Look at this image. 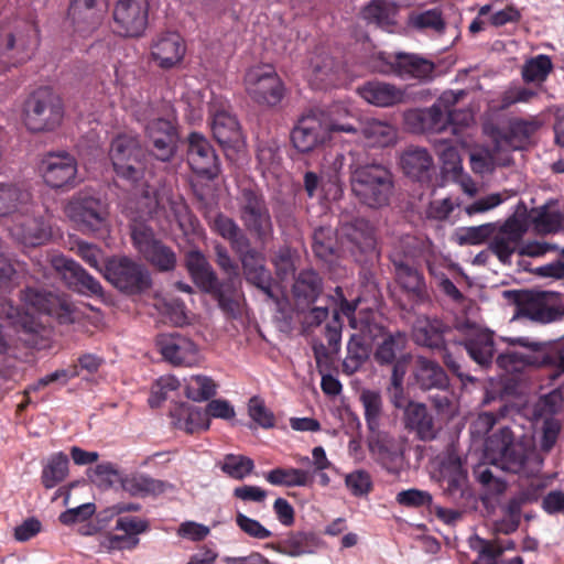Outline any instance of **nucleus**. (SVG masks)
Wrapping results in <instances>:
<instances>
[{
    "mask_svg": "<svg viewBox=\"0 0 564 564\" xmlns=\"http://www.w3.org/2000/svg\"><path fill=\"white\" fill-rule=\"evenodd\" d=\"M186 54V43L176 32L156 35L150 45V59L161 69L180 66Z\"/></svg>",
    "mask_w": 564,
    "mask_h": 564,
    "instance_id": "13",
    "label": "nucleus"
},
{
    "mask_svg": "<svg viewBox=\"0 0 564 564\" xmlns=\"http://www.w3.org/2000/svg\"><path fill=\"white\" fill-rule=\"evenodd\" d=\"M358 91L362 99L377 107H391L405 99V93L402 89L383 82H369Z\"/></svg>",
    "mask_w": 564,
    "mask_h": 564,
    "instance_id": "30",
    "label": "nucleus"
},
{
    "mask_svg": "<svg viewBox=\"0 0 564 564\" xmlns=\"http://www.w3.org/2000/svg\"><path fill=\"white\" fill-rule=\"evenodd\" d=\"M465 348L470 358L479 366H489L495 354L492 334L486 330L476 333L465 343Z\"/></svg>",
    "mask_w": 564,
    "mask_h": 564,
    "instance_id": "41",
    "label": "nucleus"
},
{
    "mask_svg": "<svg viewBox=\"0 0 564 564\" xmlns=\"http://www.w3.org/2000/svg\"><path fill=\"white\" fill-rule=\"evenodd\" d=\"M109 155L119 176L131 181L142 176L144 153L135 137L118 135L111 143Z\"/></svg>",
    "mask_w": 564,
    "mask_h": 564,
    "instance_id": "7",
    "label": "nucleus"
},
{
    "mask_svg": "<svg viewBox=\"0 0 564 564\" xmlns=\"http://www.w3.org/2000/svg\"><path fill=\"white\" fill-rule=\"evenodd\" d=\"M31 193L13 183L0 184V217L12 215L14 219L19 215L31 210Z\"/></svg>",
    "mask_w": 564,
    "mask_h": 564,
    "instance_id": "28",
    "label": "nucleus"
},
{
    "mask_svg": "<svg viewBox=\"0 0 564 564\" xmlns=\"http://www.w3.org/2000/svg\"><path fill=\"white\" fill-rule=\"evenodd\" d=\"M310 79L318 88L340 85L345 79L341 63L336 62L327 52H315L310 57Z\"/></svg>",
    "mask_w": 564,
    "mask_h": 564,
    "instance_id": "19",
    "label": "nucleus"
},
{
    "mask_svg": "<svg viewBox=\"0 0 564 564\" xmlns=\"http://www.w3.org/2000/svg\"><path fill=\"white\" fill-rule=\"evenodd\" d=\"M397 281L415 303L430 302V295L422 274L414 268L395 262Z\"/></svg>",
    "mask_w": 564,
    "mask_h": 564,
    "instance_id": "34",
    "label": "nucleus"
},
{
    "mask_svg": "<svg viewBox=\"0 0 564 564\" xmlns=\"http://www.w3.org/2000/svg\"><path fill=\"white\" fill-rule=\"evenodd\" d=\"M485 455L500 469L525 477L533 476L542 465V459H530L527 446L514 438L509 427L500 429L488 438Z\"/></svg>",
    "mask_w": 564,
    "mask_h": 564,
    "instance_id": "2",
    "label": "nucleus"
},
{
    "mask_svg": "<svg viewBox=\"0 0 564 564\" xmlns=\"http://www.w3.org/2000/svg\"><path fill=\"white\" fill-rule=\"evenodd\" d=\"M351 189L362 204L371 208L386 206L393 191L392 175L380 164L358 166L351 174Z\"/></svg>",
    "mask_w": 564,
    "mask_h": 564,
    "instance_id": "3",
    "label": "nucleus"
},
{
    "mask_svg": "<svg viewBox=\"0 0 564 564\" xmlns=\"http://www.w3.org/2000/svg\"><path fill=\"white\" fill-rule=\"evenodd\" d=\"M187 161L192 170L208 177L218 174V158L205 137L192 133L188 137Z\"/></svg>",
    "mask_w": 564,
    "mask_h": 564,
    "instance_id": "22",
    "label": "nucleus"
},
{
    "mask_svg": "<svg viewBox=\"0 0 564 564\" xmlns=\"http://www.w3.org/2000/svg\"><path fill=\"white\" fill-rule=\"evenodd\" d=\"M131 238L135 249L144 257L159 242L152 229L142 223H135L131 227Z\"/></svg>",
    "mask_w": 564,
    "mask_h": 564,
    "instance_id": "60",
    "label": "nucleus"
},
{
    "mask_svg": "<svg viewBox=\"0 0 564 564\" xmlns=\"http://www.w3.org/2000/svg\"><path fill=\"white\" fill-rule=\"evenodd\" d=\"M529 218L538 234L555 232L564 225V216L546 205L532 209Z\"/></svg>",
    "mask_w": 564,
    "mask_h": 564,
    "instance_id": "48",
    "label": "nucleus"
},
{
    "mask_svg": "<svg viewBox=\"0 0 564 564\" xmlns=\"http://www.w3.org/2000/svg\"><path fill=\"white\" fill-rule=\"evenodd\" d=\"M39 42V31L35 24L24 23L14 31L7 33L1 42L10 58L14 63L24 62L30 57Z\"/></svg>",
    "mask_w": 564,
    "mask_h": 564,
    "instance_id": "23",
    "label": "nucleus"
},
{
    "mask_svg": "<svg viewBox=\"0 0 564 564\" xmlns=\"http://www.w3.org/2000/svg\"><path fill=\"white\" fill-rule=\"evenodd\" d=\"M347 117H350L349 110L344 106H334L328 113H325V128L328 132V138H332L333 132L357 133L358 127L348 122Z\"/></svg>",
    "mask_w": 564,
    "mask_h": 564,
    "instance_id": "55",
    "label": "nucleus"
},
{
    "mask_svg": "<svg viewBox=\"0 0 564 564\" xmlns=\"http://www.w3.org/2000/svg\"><path fill=\"white\" fill-rule=\"evenodd\" d=\"M148 0H117L113 8L115 30L122 36H140L148 25Z\"/></svg>",
    "mask_w": 564,
    "mask_h": 564,
    "instance_id": "10",
    "label": "nucleus"
},
{
    "mask_svg": "<svg viewBox=\"0 0 564 564\" xmlns=\"http://www.w3.org/2000/svg\"><path fill=\"white\" fill-rule=\"evenodd\" d=\"M405 425L417 433L423 441L433 440L435 430L432 416L422 403H409L404 411Z\"/></svg>",
    "mask_w": 564,
    "mask_h": 564,
    "instance_id": "36",
    "label": "nucleus"
},
{
    "mask_svg": "<svg viewBox=\"0 0 564 564\" xmlns=\"http://www.w3.org/2000/svg\"><path fill=\"white\" fill-rule=\"evenodd\" d=\"M63 117L62 100L51 89L36 90L25 102L23 121L32 132L53 131L59 127Z\"/></svg>",
    "mask_w": 564,
    "mask_h": 564,
    "instance_id": "4",
    "label": "nucleus"
},
{
    "mask_svg": "<svg viewBox=\"0 0 564 564\" xmlns=\"http://www.w3.org/2000/svg\"><path fill=\"white\" fill-rule=\"evenodd\" d=\"M246 280L273 299L271 273L265 269L262 257L256 251H248L241 257Z\"/></svg>",
    "mask_w": 564,
    "mask_h": 564,
    "instance_id": "31",
    "label": "nucleus"
},
{
    "mask_svg": "<svg viewBox=\"0 0 564 564\" xmlns=\"http://www.w3.org/2000/svg\"><path fill=\"white\" fill-rule=\"evenodd\" d=\"M375 70L383 74H394L402 78H430L434 72V64L415 54H388L378 52L372 57Z\"/></svg>",
    "mask_w": 564,
    "mask_h": 564,
    "instance_id": "6",
    "label": "nucleus"
},
{
    "mask_svg": "<svg viewBox=\"0 0 564 564\" xmlns=\"http://www.w3.org/2000/svg\"><path fill=\"white\" fill-rule=\"evenodd\" d=\"M66 215L84 232L99 230L107 218L106 206L88 193H78L66 206Z\"/></svg>",
    "mask_w": 564,
    "mask_h": 564,
    "instance_id": "8",
    "label": "nucleus"
},
{
    "mask_svg": "<svg viewBox=\"0 0 564 564\" xmlns=\"http://www.w3.org/2000/svg\"><path fill=\"white\" fill-rule=\"evenodd\" d=\"M358 132L369 147H389L397 141V129L389 122L375 118L360 121Z\"/></svg>",
    "mask_w": 564,
    "mask_h": 564,
    "instance_id": "33",
    "label": "nucleus"
},
{
    "mask_svg": "<svg viewBox=\"0 0 564 564\" xmlns=\"http://www.w3.org/2000/svg\"><path fill=\"white\" fill-rule=\"evenodd\" d=\"M552 61L546 55H538L529 59L522 68V76L524 82L534 83L543 82L552 70Z\"/></svg>",
    "mask_w": 564,
    "mask_h": 564,
    "instance_id": "57",
    "label": "nucleus"
},
{
    "mask_svg": "<svg viewBox=\"0 0 564 564\" xmlns=\"http://www.w3.org/2000/svg\"><path fill=\"white\" fill-rule=\"evenodd\" d=\"M220 468L229 477L242 480L253 471L254 464L247 456L228 454L224 457Z\"/></svg>",
    "mask_w": 564,
    "mask_h": 564,
    "instance_id": "56",
    "label": "nucleus"
},
{
    "mask_svg": "<svg viewBox=\"0 0 564 564\" xmlns=\"http://www.w3.org/2000/svg\"><path fill=\"white\" fill-rule=\"evenodd\" d=\"M369 442V449L377 457V459L387 468L402 456V448L397 442L387 434L376 433Z\"/></svg>",
    "mask_w": 564,
    "mask_h": 564,
    "instance_id": "45",
    "label": "nucleus"
},
{
    "mask_svg": "<svg viewBox=\"0 0 564 564\" xmlns=\"http://www.w3.org/2000/svg\"><path fill=\"white\" fill-rule=\"evenodd\" d=\"M416 382L423 389L444 388L447 384V376L434 361L419 357L415 368Z\"/></svg>",
    "mask_w": 564,
    "mask_h": 564,
    "instance_id": "43",
    "label": "nucleus"
},
{
    "mask_svg": "<svg viewBox=\"0 0 564 564\" xmlns=\"http://www.w3.org/2000/svg\"><path fill=\"white\" fill-rule=\"evenodd\" d=\"M51 265L62 276L69 288L80 292L99 294L101 285L97 280L89 275L77 262L64 257L54 254L51 258Z\"/></svg>",
    "mask_w": 564,
    "mask_h": 564,
    "instance_id": "17",
    "label": "nucleus"
},
{
    "mask_svg": "<svg viewBox=\"0 0 564 564\" xmlns=\"http://www.w3.org/2000/svg\"><path fill=\"white\" fill-rule=\"evenodd\" d=\"M144 259L161 271L172 270L176 263L175 253L161 241L144 256Z\"/></svg>",
    "mask_w": 564,
    "mask_h": 564,
    "instance_id": "64",
    "label": "nucleus"
},
{
    "mask_svg": "<svg viewBox=\"0 0 564 564\" xmlns=\"http://www.w3.org/2000/svg\"><path fill=\"white\" fill-rule=\"evenodd\" d=\"M443 323L437 318L420 316L413 326L414 340L423 346H437L441 341Z\"/></svg>",
    "mask_w": 564,
    "mask_h": 564,
    "instance_id": "46",
    "label": "nucleus"
},
{
    "mask_svg": "<svg viewBox=\"0 0 564 564\" xmlns=\"http://www.w3.org/2000/svg\"><path fill=\"white\" fill-rule=\"evenodd\" d=\"M362 19L382 29L397 24L398 7L390 0H372L361 10Z\"/></svg>",
    "mask_w": 564,
    "mask_h": 564,
    "instance_id": "35",
    "label": "nucleus"
},
{
    "mask_svg": "<svg viewBox=\"0 0 564 564\" xmlns=\"http://www.w3.org/2000/svg\"><path fill=\"white\" fill-rule=\"evenodd\" d=\"M525 231L524 223L516 217H511L495 234L489 248L502 263H508L511 256L516 251L519 252L520 242Z\"/></svg>",
    "mask_w": 564,
    "mask_h": 564,
    "instance_id": "18",
    "label": "nucleus"
},
{
    "mask_svg": "<svg viewBox=\"0 0 564 564\" xmlns=\"http://www.w3.org/2000/svg\"><path fill=\"white\" fill-rule=\"evenodd\" d=\"M145 130L153 145V155L158 160L169 161L176 149V132L172 121L156 118L147 124Z\"/></svg>",
    "mask_w": 564,
    "mask_h": 564,
    "instance_id": "25",
    "label": "nucleus"
},
{
    "mask_svg": "<svg viewBox=\"0 0 564 564\" xmlns=\"http://www.w3.org/2000/svg\"><path fill=\"white\" fill-rule=\"evenodd\" d=\"M160 351L165 360L177 367H198L204 359L198 346L181 335L163 337Z\"/></svg>",
    "mask_w": 564,
    "mask_h": 564,
    "instance_id": "16",
    "label": "nucleus"
},
{
    "mask_svg": "<svg viewBox=\"0 0 564 564\" xmlns=\"http://www.w3.org/2000/svg\"><path fill=\"white\" fill-rule=\"evenodd\" d=\"M216 383L205 375H193L184 380L185 395L195 401L202 402L216 393Z\"/></svg>",
    "mask_w": 564,
    "mask_h": 564,
    "instance_id": "51",
    "label": "nucleus"
},
{
    "mask_svg": "<svg viewBox=\"0 0 564 564\" xmlns=\"http://www.w3.org/2000/svg\"><path fill=\"white\" fill-rule=\"evenodd\" d=\"M243 197L242 220L245 225L258 237H268L272 231V223L263 202L252 192H245Z\"/></svg>",
    "mask_w": 564,
    "mask_h": 564,
    "instance_id": "27",
    "label": "nucleus"
},
{
    "mask_svg": "<svg viewBox=\"0 0 564 564\" xmlns=\"http://www.w3.org/2000/svg\"><path fill=\"white\" fill-rule=\"evenodd\" d=\"M345 485L355 497H366L372 490V479L364 469L354 470L345 476Z\"/></svg>",
    "mask_w": 564,
    "mask_h": 564,
    "instance_id": "62",
    "label": "nucleus"
},
{
    "mask_svg": "<svg viewBox=\"0 0 564 564\" xmlns=\"http://www.w3.org/2000/svg\"><path fill=\"white\" fill-rule=\"evenodd\" d=\"M400 163L405 174L419 178L433 166V158L426 149L411 147L402 153Z\"/></svg>",
    "mask_w": 564,
    "mask_h": 564,
    "instance_id": "42",
    "label": "nucleus"
},
{
    "mask_svg": "<svg viewBox=\"0 0 564 564\" xmlns=\"http://www.w3.org/2000/svg\"><path fill=\"white\" fill-rule=\"evenodd\" d=\"M358 329L369 339L382 337L375 351V359L381 365L392 364L397 355L405 348L408 341L404 333H386L382 326L370 322L368 318L360 322Z\"/></svg>",
    "mask_w": 564,
    "mask_h": 564,
    "instance_id": "14",
    "label": "nucleus"
},
{
    "mask_svg": "<svg viewBox=\"0 0 564 564\" xmlns=\"http://www.w3.org/2000/svg\"><path fill=\"white\" fill-rule=\"evenodd\" d=\"M522 313L533 322L549 324L564 317V303L556 293L540 292L524 303Z\"/></svg>",
    "mask_w": 564,
    "mask_h": 564,
    "instance_id": "20",
    "label": "nucleus"
},
{
    "mask_svg": "<svg viewBox=\"0 0 564 564\" xmlns=\"http://www.w3.org/2000/svg\"><path fill=\"white\" fill-rule=\"evenodd\" d=\"M240 278H228V280L221 284H215L210 291L215 294L219 306L227 313L235 315L239 312L240 304L243 300V295L240 290Z\"/></svg>",
    "mask_w": 564,
    "mask_h": 564,
    "instance_id": "40",
    "label": "nucleus"
},
{
    "mask_svg": "<svg viewBox=\"0 0 564 564\" xmlns=\"http://www.w3.org/2000/svg\"><path fill=\"white\" fill-rule=\"evenodd\" d=\"M470 547L478 552L479 556L473 564H522L519 556L499 558L501 551L494 544L478 536L469 539Z\"/></svg>",
    "mask_w": 564,
    "mask_h": 564,
    "instance_id": "49",
    "label": "nucleus"
},
{
    "mask_svg": "<svg viewBox=\"0 0 564 564\" xmlns=\"http://www.w3.org/2000/svg\"><path fill=\"white\" fill-rule=\"evenodd\" d=\"M106 11V0H73L67 19L73 32L86 37L100 26Z\"/></svg>",
    "mask_w": 564,
    "mask_h": 564,
    "instance_id": "11",
    "label": "nucleus"
},
{
    "mask_svg": "<svg viewBox=\"0 0 564 564\" xmlns=\"http://www.w3.org/2000/svg\"><path fill=\"white\" fill-rule=\"evenodd\" d=\"M247 94L258 104L274 106L283 97V84L271 64L249 67L243 78Z\"/></svg>",
    "mask_w": 564,
    "mask_h": 564,
    "instance_id": "5",
    "label": "nucleus"
},
{
    "mask_svg": "<svg viewBox=\"0 0 564 564\" xmlns=\"http://www.w3.org/2000/svg\"><path fill=\"white\" fill-rule=\"evenodd\" d=\"M17 285L15 271L11 263H0V306L3 315L14 327L28 334L39 333L44 327L43 315L55 317L59 323L75 322L80 312L65 295L42 292L33 288L23 291L21 301L24 313L6 300V294Z\"/></svg>",
    "mask_w": 564,
    "mask_h": 564,
    "instance_id": "1",
    "label": "nucleus"
},
{
    "mask_svg": "<svg viewBox=\"0 0 564 564\" xmlns=\"http://www.w3.org/2000/svg\"><path fill=\"white\" fill-rule=\"evenodd\" d=\"M531 364L532 357L518 350H508L497 358V366L506 373L520 372Z\"/></svg>",
    "mask_w": 564,
    "mask_h": 564,
    "instance_id": "61",
    "label": "nucleus"
},
{
    "mask_svg": "<svg viewBox=\"0 0 564 564\" xmlns=\"http://www.w3.org/2000/svg\"><path fill=\"white\" fill-rule=\"evenodd\" d=\"M409 24L417 30H431L435 33H442L445 29V22L437 10L412 13Z\"/></svg>",
    "mask_w": 564,
    "mask_h": 564,
    "instance_id": "59",
    "label": "nucleus"
},
{
    "mask_svg": "<svg viewBox=\"0 0 564 564\" xmlns=\"http://www.w3.org/2000/svg\"><path fill=\"white\" fill-rule=\"evenodd\" d=\"M148 528V521L140 517L120 516L116 521L115 529L126 534L110 535L102 546L108 551L132 550L139 544L138 535L145 532Z\"/></svg>",
    "mask_w": 564,
    "mask_h": 564,
    "instance_id": "26",
    "label": "nucleus"
},
{
    "mask_svg": "<svg viewBox=\"0 0 564 564\" xmlns=\"http://www.w3.org/2000/svg\"><path fill=\"white\" fill-rule=\"evenodd\" d=\"M291 140L301 153L312 152L329 141L325 128V113L315 112L302 117L293 128Z\"/></svg>",
    "mask_w": 564,
    "mask_h": 564,
    "instance_id": "12",
    "label": "nucleus"
},
{
    "mask_svg": "<svg viewBox=\"0 0 564 564\" xmlns=\"http://www.w3.org/2000/svg\"><path fill=\"white\" fill-rule=\"evenodd\" d=\"M39 171L45 184L59 188L74 183L77 162L67 153H50L42 159Z\"/></svg>",
    "mask_w": 564,
    "mask_h": 564,
    "instance_id": "15",
    "label": "nucleus"
},
{
    "mask_svg": "<svg viewBox=\"0 0 564 564\" xmlns=\"http://www.w3.org/2000/svg\"><path fill=\"white\" fill-rule=\"evenodd\" d=\"M11 236L24 246H40L50 240L52 234L43 218L33 215V204L28 214L19 215L10 227Z\"/></svg>",
    "mask_w": 564,
    "mask_h": 564,
    "instance_id": "21",
    "label": "nucleus"
},
{
    "mask_svg": "<svg viewBox=\"0 0 564 564\" xmlns=\"http://www.w3.org/2000/svg\"><path fill=\"white\" fill-rule=\"evenodd\" d=\"M538 124L534 122L514 120L510 123L509 133L506 137L500 135L499 132H492L501 141L502 150H521L525 148L532 134L536 131Z\"/></svg>",
    "mask_w": 564,
    "mask_h": 564,
    "instance_id": "37",
    "label": "nucleus"
},
{
    "mask_svg": "<svg viewBox=\"0 0 564 564\" xmlns=\"http://www.w3.org/2000/svg\"><path fill=\"white\" fill-rule=\"evenodd\" d=\"M360 401L365 410V420L368 429L372 433L379 432L382 416V399L380 393L372 390H364L360 394Z\"/></svg>",
    "mask_w": 564,
    "mask_h": 564,
    "instance_id": "52",
    "label": "nucleus"
},
{
    "mask_svg": "<svg viewBox=\"0 0 564 564\" xmlns=\"http://www.w3.org/2000/svg\"><path fill=\"white\" fill-rule=\"evenodd\" d=\"M104 275L119 290L131 293L148 289L151 282L148 271L128 258L110 260L105 267Z\"/></svg>",
    "mask_w": 564,
    "mask_h": 564,
    "instance_id": "9",
    "label": "nucleus"
},
{
    "mask_svg": "<svg viewBox=\"0 0 564 564\" xmlns=\"http://www.w3.org/2000/svg\"><path fill=\"white\" fill-rule=\"evenodd\" d=\"M464 93L445 91L430 108L414 112L411 117L421 121V129L442 131L449 123V108L454 106Z\"/></svg>",
    "mask_w": 564,
    "mask_h": 564,
    "instance_id": "24",
    "label": "nucleus"
},
{
    "mask_svg": "<svg viewBox=\"0 0 564 564\" xmlns=\"http://www.w3.org/2000/svg\"><path fill=\"white\" fill-rule=\"evenodd\" d=\"M68 457L62 453L53 454L42 470V484L46 489H52L68 476Z\"/></svg>",
    "mask_w": 564,
    "mask_h": 564,
    "instance_id": "47",
    "label": "nucleus"
},
{
    "mask_svg": "<svg viewBox=\"0 0 564 564\" xmlns=\"http://www.w3.org/2000/svg\"><path fill=\"white\" fill-rule=\"evenodd\" d=\"M365 338L364 334L362 336L352 335L348 343L347 356L343 362L344 371L348 375L355 373L369 356V349L364 343Z\"/></svg>",
    "mask_w": 564,
    "mask_h": 564,
    "instance_id": "53",
    "label": "nucleus"
},
{
    "mask_svg": "<svg viewBox=\"0 0 564 564\" xmlns=\"http://www.w3.org/2000/svg\"><path fill=\"white\" fill-rule=\"evenodd\" d=\"M495 147L489 150L484 145H476L469 153L470 167L476 174L491 173L497 165H508L510 159L502 150L501 141L497 135L491 134Z\"/></svg>",
    "mask_w": 564,
    "mask_h": 564,
    "instance_id": "29",
    "label": "nucleus"
},
{
    "mask_svg": "<svg viewBox=\"0 0 564 564\" xmlns=\"http://www.w3.org/2000/svg\"><path fill=\"white\" fill-rule=\"evenodd\" d=\"M322 292L319 276L311 270L299 274L293 285V294L299 306H306L315 302Z\"/></svg>",
    "mask_w": 564,
    "mask_h": 564,
    "instance_id": "38",
    "label": "nucleus"
},
{
    "mask_svg": "<svg viewBox=\"0 0 564 564\" xmlns=\"http://www.w3.org/2000/svg\"><path fill=\"white\" fill-rule=\"evenodd\" d=\"M435 149L442 162L444 172L452 174L463 172L460 155L453 144L447 141H437Z\"/></svg>",
    "mask_w": 564,
    "mask_h": 564,
    "instance_id": "58",
    "label": "nucleus"
},
{
    "mask_svg": "<svg viewBox=\"0 0 564 564\" xmlns=\"http://www.w3.org/2000/svg\"><path fill=\"white\" fill-rule=\"evenodd\" d=\"M562 431V423L554 416H545L541 425L535 427V438L540 452L547 454L556 445Z\"/></svg>",
    "mask_w": 564,
    "mask_h": 564,
    "instance_id": "50",
    "label": "nucleus"
},
{
    "mask_svg": "<svg viewBox=\"0 0 564 564\" xmlns=\"http://www.w3.org/2000/svg\"><path fill=\"white\" fill-rule=\"evenodd\" d=\"M177 426L187 433L207 431L210 426L206 410L197 406H186L180 410Z\"/></svg>",
    "mask_w": 564,
    "mask_h": 564,
    "instance_id": "54",
    "label": "nucleus"
},
{
    "mask_svg": "<svg viewBox=\"0 0 564 564\" xmlns=\"http://www.w3.org/2000/svg\"><path fill=\"white\" fill-rule=\"evenodd\" d=\"M186 265L194 282L205 291H212L216 284V276L204 254L193 250L186 256Z\"/></svg>",
    "mask_w": 564,
    "mask_h": 564,
    "instance_id": "39",
    "label": "nucleus"
},
{
    "mask_svg": "<svg viewBox=\"0 0 564 564\" xmlns=\"http://www.w3.org/2000/svg\"><path fill=\"white\" fill-rule=\"evenodd\" d=\"M123 489L131 496H145L160 489L161 484L143 475H134L122 481Z\"/></svg>",
    "mask_w": 564,
    "mask_h": 564,
    "instance_id": "63",
    "label": "nucleus"
},
{
    "mask_svg": "<svg viewBox=\"0 0 564 564\" xmlns=\"http://www.w3.org/2000/svg\"><path fill=\"white\" fill-rule=\"evenodd\" d=\"M265 480L273 486L305 487L312 484L310 471L300 468H274L264 475Z\"/></svg>",
    "mask_w": 564,
    "mask_h": 564,
    "instance_id": "44",
    "label": "nucleus"
},
{
    "mask_svg": "<svg viewBox=\"0 0 564 564\" xmlns=\"http://www.w3.org/2000/svg\"><path fill=\"white\" fill-rule=\"evenodd\" d=\"M210 127L214 138L223 147H238L242 142L239 123L227 110L216 111Z\"/></svg>",
    "mask_w": 564,
    "mask_h": 564,
    "instance_id": "32",
    "label": "nucleus"
}]
</instances>
